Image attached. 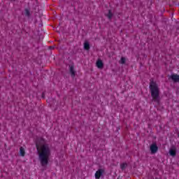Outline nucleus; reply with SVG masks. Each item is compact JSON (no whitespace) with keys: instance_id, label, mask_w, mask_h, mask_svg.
<instances>
[{"instance_id":"nucleus-11","label":"nucleus","mask_w":179,"mask_h":179,"mask_svg":"<svg viewBox=\"0 0 179 179\" xmlns=\"http://www.w3.org/2000/svg\"><path fill=\"white\" fill-rule=\"evenodd\" d=\"M24 15H25V16H30V11L27 9H25Z\"/></svg>"},{"instance_id":"nucleus-2","label":"nucleus","mask_w":179,"mask_h":179,"mask_svg":"<svg viewBox=\"0 0 179 179\" xmlns=\"http://www.w3.org/2000/svg\"><path fill=\"white\" fill-rule=\"evenodd\" d=\"M150 91L153 101H155V103H159V101H160V90L159 89L157 83L151 81L150 83Z\"/></svg>"},{"instance_id":"nucleus-10","label":"nucleus","mask_w":179,"mask_h":179,"mask_svg":"<svg viewBox=\"0 0 179 179\" xmlns=\"http://www.w3.org/2000/svg\"><path fill=\"white\" fill-rule=\"evenodd\" d=\"M70 73H71V76H75V70H73V66H70Z\"/></svg>"},{"instance_id":"nucleus-8","label":"nucleus","mask_w":179,"mask_h":179,"mask_svg":"<svg viewBox=\"0 0 179 179\" xmlns=\"http://www.w3.org/2000/svg\"><path fill=\"white\" fill-rule=\"evenodd\" d=\"M90 45L89 44V42H85L84 43V49L85 50H90Z\"/></svg>"},{"instance_id":"nucleus-3","label":"nucleus","mask_w":179,"mask_h":179,"mask_svg":"<svg viewBox=\"0 0 179 179\" xmlns=\"http://www.w3.org/2000/svg\"><path fill=\"white\" fill-rule=\"evenodd\" d=\"M158 148H157V145L156 144H152L150 146V150L151 151V153L152 154H155L157 152L158 150Z\"/></svg>"},{"instance_id":"nucleus-5","label":"nucleus","mask_w":179,"mask_h":179,"mask_svg":"<svg viewBox=\"0 0 179 179\" xmlns=\"http://www.w3.org/2000/svg\"><path fill=\"white\" fill-rule=\"evenodd\" d=\"M96 65L99 69H103L104 66V64H103V61H101V59H98L96 61Z\"/></svg>"},{"instance_id":"nucleus-14","label":"nucleus","mask_w":179,"mask_h":179,"mask_svg":"<svg viewBox=\"0 0 179 179\" xmlns=\"http://www.w3.org/2000/svg\"><path fill=\"white\" fill-rule=\"evenodd\" d=\"M107 16H108V19H111V17H113V14L111 13V11H108Z\"/></svg>"},{"instance_id":"nucleus-12","label":"nucleus","mask_w":179,"mask_h":179,"mask_svg":"<svg viewBox=\"0 0 179 179\" xmlns=\"http://www.w3.org/2000/svg\"><path fill=\"white\" fill-rule=\"evenodd\" d=\"M126 62H127V59L125 57H122L120 59V64H125Z\"/></svg>"},{"instance_id":"nucleus-7","label":"nucleus","mask_w":179,"mask_h":179,"mask_svg":"<svg viewBox=\"0 0 179 179\" xmlns=\"http://www.w3.org/2000/svg\"><path fill=\"white\" fill-rule=\"evenodd\" d=\"M172 80H173V82H179V76L177 74H173L171 76Z\"/></svg>"},{"instance_id":"nucleus-1","label":"nucleus","mask_w":179,"mask_h":179,"mask_svg":"<svg viewBox=\"0 0 179 179\" xmlns=\"http://www.w3.org/2000/svg\"><path fill=\"white\" fill-rule=\"evenodd\" d=\"M36 145L39 162L41 166L45 167L48 164L50 156H51V150L43 138L38 140Z\"/></svg>"},{"instance_id":"nucleus-6","label":"nucleus","mask_w":179,"mask_h":179,"mask_svg":"<svg viewBox=\"0 0 179 179\" xmlns=\"http://www.w3.org/2000/svg\"><path fill=\"white\" fill-rule=\"evenodd\" d=\"M176 153H177V151L176 150V148L172 147L171 148H170V150H169L170 156H172V157H174V156H176Z\"/></svg>"},{"instance_id":"nucleus-13","label":"nucleus","mask_w":179,"mask_h":179,"mask_svg":"<svg viewBox=\"0 0 179 179\" xmlns=\"http://www.w3.org/2000/svg\"><path fill=\"white\" fill-rule=\"evenodd\" d=\"M127 166H128V164H127V163L122 164H121V169L124 170V169H126Z\"/></svg>"},{"instance_id":"nucleus-4","label":"nucleus","mask_w":179,"mask_h":179,"mask_svg":"<svg viewBox=\"0 0 179 179\" xmlns=\"http://www.w3.org/2000/svg\"><path fill=\"white\" fill-rule=\"evenodd\" d=\"M103 173H104V171L103 169H99L95 173V178L96 179H100L101 176H103Z\"/></svg>"},{"instance_id":"nucleus-9","label":"nucleus","mask_w":179,"mask_h":179,"mask_svg":"<svg viewBox=\"0 0 179 179\" xmlns=\"http://www.w3.org/2000/svg\"><path fill=\"white\" fill-rule=\"evenodd\" d=\"M25 151H24V148H23V147H21L20 148V156H24V155H25Z\"/></svg>"}]
</instances>
